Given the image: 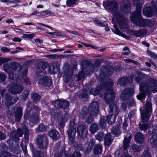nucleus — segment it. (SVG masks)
Returning a JSON list of instances; mask_svg holds the SVG:
<instances>
[{"instance_id": "obj_1", "label": "nucleus", "mask_w": 157, "mask_h": 157, "mask_svg": "<svg viewBox=\"0 0 157 157\" xmlns=\"http://www.w3.org/2000/svg\"><path fill=\"white\" fill-rule=\"evenodd\" d=\"M104 7L107 11L112 14L116 18L121 29L127 28V21L122 14L119 11V4L114 0H107L103 2Z\"/></svg>"}, {"instance_id": "obj_2", "label": "nucleus", "mask_w": 157, "mask_h": 157, "mask_svg": "<svg viewBox=\"0 0 157 157\" xmlns=\"http://www.w3.org/2000/svg\"><path fill=\"white\" fill-rule=\"evenodd\" d=\"M140 89L141 93L137 95L138 99L141 100L146 97V95L157 91V81L154 79H149L146 82H143L140 84Z\"/></svg>"}, {"instance_id": "obj_3", "label": "nucleus", "mask_w": 157, "mask_h": 157, "mask_svg": "<svg viewBox=\"0 0 157 157\" xmlns=\"http://www.w3.org/2000/svg\"><path fill=\"white\" fill-rule=\"evenodd\" d=\"M140 110L142 123H140L139 126L141 130L145 133L148 128V125L147 124L145 123L148 121L152 110L151 103L150 101L147 102L145 108L143 109L140 108Z\"/></svg>"}, {"instance_id": "obj_4", "label": "nucleus", "mask_w": 157, "mask_h": 157, "mask_svg": "<svg viewBox=\"0 0 157 157\" xmlns=\"http://www.w3.org/2000/svg\"><path fill=\"white\" fill-rule=\"evenodd\" d=\"M3 67L4 71L9 74V78L13 80L15 79L13 74L14 71H20L22 69L19 64L14 62L5 64Z\"/></svg>"}, {"instance_id": "obj_5", "label": "nucleus", "mask_w": 157, "mask_h": 157, "mask_svg": "<svg viewBox=\"0 0 157 157\" xmlns=\"http://www.w3.org/2000/svg\"><path fill=\"white\" fill-rule=\"evenodd\" d=\"M113 86V83L112 80H110L105 85L106 87V93L105 94L104 99L105 102L107 104H109L114 100L115 97V93L114 90L112 89Z\"/></svg>"}, {"instance_id": "obj_6", "label": "nucleus", "mask_w": 157, "mask_h": 157, "mask_svg": "<svg viewBox=\"0 0 157 157\" xmlns=\"http://www.w3.org/2000/svg\"><path fill=\"white\" fill-rule=\"evenodd\" d=\"M92 85L90 84H86L83 87V90L81 95H80V98L86 97L88 93L92 94L94 95L98 94L100 91V87L97 86L96 88L94 89Z\"/></svg>"}, {"instance_id": "obj_7", "label": "nucleus", "mask_w": 157, "mask_h": 157, "mask_svg": "<svg viewBox=\"0 0 157 157\" xmlns=\"http://www.w3.org/2000/svg\"><path fill=\"white\" fill-rule=\"evenodd\" d=\"M130 17L131 21L136 25L144 27L148 25L151 22L150 20H146L141 17L140 14L135 15V14L131 13Z\"/></svg>"}, {"instance_id": "obj_8", "label": "nucleus", "mask_w": 157, "mask_h": 157, "mask_svg": "<svg viewBox=\"0 0 157 157\" xmlns=\"http://www.w3.org/2000/svg\"><path fill=\"white\" fill-rule=\"evenodd\" d=\"M49 112L52 118L55 119L57 118L59 125L61 128H63L65 126V122H66L67 119L65 118L64 116H62L60 113H57L55 111V110L51 108L48 109Z\"/></svg>"}, {"instance_id": "obj_9", "label": "nucleus", "mask_w": 157, "mask_h": 157, "mask_svg": "<svg viewBox=\"0 0 157 157\" xmlns=\"http://www.w3.org/2000/svg\"><path fill=\"white\" fill-rule=\"evenodd\" d=\"M36 141L39 148L44 149L47 147L48 144L47 136L44 134L38 135Z\"/></svg>"}, {"instance_id": "obj_10", "label": "nucleus", "mask_w": 157, "mask_h": 157, "mask_svg": "<svg viewBox=\"0 0 157 157\" xmlns=\"http://www.w3.org/2000/svg\"><path fill=\"white\" fill-rule=\"evenodd\" d=\"M87 127L84 124H78L77 127V132L81 138L86 137L87 134Z\"/></svg>"}, {"instance_id": "obj_11", "label": "nucleus", "mask_w": 157, "mask_h": 157, "mask_svg": "<svg viewBox=\"0 0 157 157\" xmlns=\"http://www.w3.org/2000/svg\"><path fill=\"white\" fill-rule=\"evenodd\" d=\"M52 104L54 105L56 108H63L64 109H67L69 105V102L64 99L56 100L52 102Z\"/></svg>"}, {"instance_id": "obj_12", "label": "nucleus", "mask_w": 157, "mask_h": 157, "mask_svg": "<svg viewBox=\"0 0 157 157\" xmlns=\"http://www.w3.org/2000/svg\"><path fill=\"white\" fill-rule=\"evenodd\" d=\"M133 89L131 88H128L125 89L121 93L120 97L123 100H126L129 97H132L134 94Z\"/></svg>"}, {"instance_id": "obj_13", "label": "nucleus", "mask_w": 157, "mask_h": 157, "mask_svg": "<svg viewBox=\"0 0 157 157\" xmlns=\"http://www.w3.org/2000/svg\"><path fill=\"white\" fill-rule=\"evenodd\" d=\"M23 86L20 84H14L9 87L8 91L14 94H19L24 89Z\"/></svg>"}, {"instance_id": "obj_14", "label": "nucleus", "mask_w": 157, "mask_h": 157, "mask_svg": "<svg viewBox=\"0 0 157 157\" xmlns=\"http://www.w3.org/2000/svg\"><path fill=\"white\" fill-rule=\"evenodd\" d=\"M88 109L89 113L97 115L99 111V103L97 101H94L90 105Z\"/></svg>"}, {"instance_id": "obj_15", "label": "nucleus", "mask_w": 157, "mask_h": 157, "mask_svg": "<svg viewBox=\"0 0 157 157\" xmlns=\"http://www.w3.org/2000/svg\"><path fill=\"white\" fill-rule=\"evenodd\" d=\"M39 83L45 87H49L52 84V81L51 77L44 76L39 79Z\"/></svg>"}, {"instance_id": "obj_16", "label": "nucleus", "mask_w": 157, "mask_h": 157, "mask_svg": "<svg viewBox=\"0 0 157 157\" xmlns=\"http://www.w3.org/2000/svg\"><path fill=\"white\" fill-rule=\"evenodd\" d=\"M68 138L69 141L73 143L75 140L76 133V129L73 125H70L68 130L67 131Z\"/></svg>"}, {"instance_id": "obj_17", "label": "nucleus", "mask_w": 157, "mask_h": 157, "mask_svg": "<svg viewBox=\"0 0 157 157\" xmlns=\"http://www.w3.org/2000/svg\"><path fill=\"white\" fill-rule=\"evenodd\" d=\"M59 65L57 62H53L49 66L48 70V72L51 74L56 73L58 72Z\"/></svg>"}, {"instance_id": "obj_18", "label": "nucleus", "mask_w": 157, "mask_h": 157, "mask_svg": "<svg viewBox=\"0 0 157 157\" xmlns=\"http://www.w3.org/2000/svg\"><path fill=\"white\" fill-rule=\"evenodd\" d=\"M7 142L9 145L10 149L11 151L16 152V150H17L19 147L17 141L12 140H9Z\"/></svg>"}, {"instance_id": "obj_19", "label": "nucleus", "mask_w": 157, "mask_h": 157, "mask_svg": "<svg viewBox=\"0 0 157 157\" xmlns=\"http://www.w3.org/2000/svg\"><path fill=\"white\" fill-rule=\"evenodd\" d=\"M146 78L147 75L146 74L141 72L137 71L135 75V80L137 82L139 83L146 79Z\"/></svg>"}, {"instance_id": "obj_20", "label": "nucleus", "mask_w": 157, "mask_h": 157, "mask_svg": "<svg viewBox=\"0 0 157 157\" xmlns=\"http://www.w3.org/2000/svg\"><path fill=\"white\" fill-rule=\"evenodd\" d=\"M147 33L146 30L142 29L138 31H131L130 34L131 36H135L137 37H138L143 36Z\"/></svg>"}, {"instance_id": "obj_21", "label": "nucleus", "mask_w": 157, "mask_h": 157, "mask_svg": "<svg viewBox=\"0 0 157 157\" xmlns=\"http://www.w3.org/2000/svg\"><path fill=\"white\" fill-rule=\"evenodd\" d=\"M109 111L110 114H114L117 115L119 111L117 104L114 102L112 103L109 105Z\"/></svg>"}, {"instance_id": "obj_22", "label": "nucleus", "mask_w": 157, "mask_h": 157, "mask_svg": "<svg viewBox=\"0 0 157 157\" xmlns=\"http://www.w3.org/2000/svg\"><path fill=\"white\" fill-rule=\"evenodd\" d=\"M49 136L53 140H57L59 139L60 135L59 133L55 129H52L48 132Z\"/></svg>"}, {"instance_id": "obj_23", "label": "nucleus", "mask_w": 157, "mask_h": 157, "mask_svg": "<svg viewBox=\"0 0 157 157\" xmlns=\"http://www.w3.org/2000/svg\"><path fill=\"white\" fill-rule=\"evenodd\" d=\"M104 144L105 145L109 146L112 144L113 138L111 134L108 133L104 137Z\"/></svg>"}, {"instance_id": "obj_24", "label": "nucleus", "mask_w": 157, "mask_h": 157, "mask_svg": "<svg viewBox=\"0 0 157 157\" xmlns=\"http://www.w3.org/2000/svg\"><path fill=\"white\" fill-rule=\"evenodd\" d=\"M153 8L149 6L145 7L143 10V14L148 17H151L153 15Z\"/></svg>"}, {"instance_id": "obj_25", "label": "nucleus", "mask_w": 157, "mask_h": 157, "mask_svg": "<svg viewBox=\"0 0 157 157\" xmlns=\"http://www.w3.org/2000/svg\"><path fill=\"white\" fill-rule=\"evenodd\" d=\"M135 140L138 143H142L144 140V137L143 134L140 132L137 133L135 135Z\"/></svg>"}, {"instance_id": "obj_26", "label": "nucleus", "mask_w": 157, "mask_h": 157, "mask_svg": "<svg viewBox=\"0 0 157 157\" xmlns=\"http://www.w3.org/2000/svg\"><path fill=\"white\" fill-rule=\"evenodd\" d=\"M22 115V110L21 107H18L16 109V112L15 115V120L19 121L21 120Z\"/></svg>"}, {"instance_id": "obj_27", "label": "nucleus", "mask_w": 157, "mask_h": 157, "mask_svg": "<svg viewBox=\"0 0 157 157\" xmlns=\"http://www.w3.org/2000/svg\"><path fill=\"white\" fill-rule=\"evenodd\" d=\"M131 137V135H130L128 137H124L123 140V149L124 150H126L129 146Z\"/></svg>"}, {"instance_id": "obj_28", "label": "nucleus", "mask_w": 157, "mask_h": 157, "mask_svg": "<svg viewBox=\"0 0 157 157\" xmlns=\"http://www.w3.org/2000/svg\"><path fill=\"white\" fill-rule=\"evenodd\" d=\"M95 141L94 140H90L86 151V154H89V153L91 152V150L95 145Z\"/></svg>"}, {"instance_id": "obj_29", "label": "nucleus", "mask_w": 157, "mask_h": 157, "mask_svg": "<svg viewBox=\"0 0 157 157\" xmlns=\"http://www.w3.org/2000/svg\"><path fill=\"white\" fill-rule=\"evenodd\" d=\"M150 141L151 145L152 147H157V135L153 134L150 139Z\"/></svg>"}, {"instance_id": "obj_30", "label": "nucleus", "mask_w": 157, "mask_h": 157, "mask_svg": "<svg viewBox=\"0 0 157 157\" xmlns=\"http://www.w3.org/2000/svg\"><path fill=\"white\" fill-rule=\"evenodd\" d=\"M117 115L114 114H110L107 117V120L108 123L110 124H113L116 119V116Z\"/></svg>"}, {"instance_id": "obj_31", "label": "nucleus", "mask_w": 157, "mask_h": 157, "mask_svg": "<svg viewBox=\"0 0 157 157\" xmlns=\"http://www.w3.org/2000/svg\"><path fill=\"white\" fill-rule=\"evenodd\" d=\"M89 114V110L88 108L84 107L81 109L80 114V117L83 119L85 118Z\"/></svg>"}, {"instance_id": "obj_32", "label": "nucleus", "mask_w": 157, "mask_h": 157, "mask_svg": "<svg viewBox=\"0 0 157 157\" xmlns=\"http://www.w3.org/2000/svg\"><path fill=\"white\" fill-rule=\"evenodd\" d=\"M102 151V146L98 144L94 146L93 151L95 155H98L101 154Z\"/></svg>"}, {"instance_id": "obj_33", "label": "nucleus", "mask_w": 157, "mask_h": 157, "mask_svg": "<svg viewBox=\"0 0 157 157\" xmlns=\"http://www.w3.org/2000/svg\"><path fill=\"white\" fill-rule=\"evenodd\" d=\"M106 124V122L105 117L103 116H101L99 122V125L101 129H103L105 128Z\"/></svg>"}, {"instance_id": "obj_34", "label": "nucleus", "mask_w": 157, "mask_h": 157, "mask_svg": "<svg viewBox=\"0 0 157 157\" xmlns=\"http://www.w3.org/2000/svg\"><path fill=\"white\" fill-rule=\"evenodd\" d=\"M128 80L127 77H121L118 80L117 85L124 86L127 83Z\"/></svg>"}, {"instance_id": "obj_35", "label": "nucleus", "mask_w": 157, "mask_h": 157, "mask_svg": "<svg viewBox=\"0 0 157 157\" xmlns=\"http://www.w3.org/2000/svg\"><path fill=\"white\" fill-rule=\"evenodd\" d=\"M31 98L33 101L35 103L38 102L40 99V96L37 93H33L31 94Z\"/></svg>"}, {"instance_id": "obj_36", "label": "nucleus", "mask_w": 157, "mask_h": 157, "mask_svg": "<svg viewBox=\"0 0 157 157\" xmlns=\"http://www.w3.org/2000/svg\"><path fill=\"white\" fill-rule=\"evenodd\" d=\"M48 128L47 126L44 125L43 124H40L36 129L37 132H45Z\"/></svg>"}, {"instance_id": "obj_37", "label": "nucleus", "mask_w": 157, "mask_h": 157, "mask_svg": "<svg viewBox=\"0 0 157 157\" xmlns=\"http://www.w3.org/2000/svg\"><path fill=\"white\" fill-rule=\"evenodd\" d=\"M131 8L130 6L128 4H124L122 5L121 6V10L124 13H129L131 12Z\"/></svg>"}, {"instance_id": "obj_38", "label": "nucleus", "mask_w": 157, "mask_h": 157, "mask_svg": "<svg viewBox=\"0 0 157 157\" xmlns=\"http://www.w3.org/2000/svg\"><path fill=\"white\" fill-rule=\"evenodd\" d=\"M10 139L9 140H12L16 141H19V138L17 132L15 131L12 132L10 133Z\"/></svg>"}, {"instance_id": "obj_39", "label": "nucleus", "mask_w": 157, "mask_h": 157, "mask_svg": "<svg viewBox=\"0 0 157 157\" xmlns=\"http://www.w3.org/2000/svg\"><path fill=\"white\" fill-rule=\"evenodd\" d=\"M98 128L97 123H94L90 127V130L91 133L94 134L98 130Z\"/></svg>"}, {"instance_id": "obj_40", "label": "nucleus", "mask_w": 157, "mask_h": 157, "mask_svg": "<svg viewBox=\"0 0 157 157\" xmlns=\"http://www.w3.org/2000/svg\"><path fill=\"white\" fill-rule=\"evenodd\" d=\"M132 149L134 152H139L143 149V147L140 145H138L136 144H133L132 146Z\"/></svg>"}, {"instance_id": "obj_41", "label": "nucleus", "mask_w": 157, "mask_h": 157, "mask_svg": "<svg viewBox=\"0 0 157 157\" xmlns=\"http://www.w3.org/2000/svg\"><path fill=\"white\" fill-rule=\"evenodd\" d=\"M112 132L116 135H120L121 132L119 130V125H117L116 126L113 127L111 129Z\"/></svg>"}, {"instance_id": "obj_42", "label": "nucleus", "mask_w": 157, "mask_h": 157, "mask_svg": "<svg viewBox=\"0 0 157 157\" xmlns=\"http://www.w3.org/2000/svg\"><path fill=\"white\" fill-rule=\"evenodd\" d=\"M96 115H93L92 114L89 113L85 120V122L87 124H90L93 122L94 121V117L96 116Z\"/></svg>"}, {"instance_id": "obj_43", "label": "nucleus", "mask_w": 157, "mask_h": 157, "mask_svg": "<svg viewBox=\"0 0 157 157\" xmlns=\"http://www.w3.org/2000/svg\"><path fill=\"white\" fill-rule=\"evenodd\" d=\"M136 11L135 12H133L132 13H134L135 14V15L140 14H141V9L142 6V4L141 3L139 2L136 5Z\"/></svg>"}, {"instance_id": "obj_44", "label": "nucleus", "mask_w": 157, "mask_h": 157, "mask_svg": "<svg viewBox=\"0 0 157 157\" xmlns=\"http://www.w3.org/2000/svg\"><path fill=\"white\" fill-rule=\"evenodd\" d=\"M46 72L45 71H39L37 72L36 73V79L37 78L38 80L40 79L42 77H44L46 74Z\"/></svg>"}, {"instance_id": "obj_45", "label": "nucleus", "mask_w": 157, "mask_h": 157, "mask_svg": "<svg viewBox=\"0 0 157 157\" xmlns=\"http://www.w3.org/2000/svg\"><path fill=\"white\" fill-rule=\"evenodd\" d=\"M29 118L30 120L33 121H38L39 118L38 114L36 113H34L30 116Z\"/></svg>"}, {"instance_id": "obj_46", "label": "nucleus", "mask_w": 157, "mask_h": 157, "mask_svg": "<svg viewBox=\"0 0 157 157\" xmlns=\"http://www.w3.org/2000/svg\"><path fill=\"white\" fill-rule=\"evenodd\" d=\"M0 149L1 150V152H0V157H2V154L5 152H7L6 151L8 149V147L7 146L4 144H1L0 146Z\"/></svg>"}, {"instance_id": "obj_47", "label": "nucleus", "mask_w": 157, "mask_h": 157, "mask_svg": "<svg viewBox=\"0 0 157 157\" xmlns=\"http://www.w3.org/2000/svg\"><path fill=\"white\" fill-rule=\"evenodd\" d=\"M38 13H40V15H37V16L41 17L42 16H45L46 14H50L51 16H54L55 15L52 12L50 11L49 10H45L41 12Z\"/></svg>"}, {"instance_id": "obj_48", "label": "nucleus", "mask_w": 157, "mask_h": 157, "mask_svg": "<svg viewBox=\"0 0 157 157\" xmlns=\"http://www.w3.org/2000/svg\"><path fill=\"white\" fill-rule=\"evenodd\" d=\"M48 63L45 62H40L37 65V67L40 69H44L47 67Z\"/></svg>"}, {"instance_id": "obj_49", "label": "nucleus", "mask_w": 157, "mask_h": 157, "mask_svg": "<svg viewBox=\"0 0 157 157\" xmlns=\"http://www.w3.org/2000/svg\"><path fill=\"white\" fill-rule=\"evenodd\" d=\"M59 154L60 157H68L69 154H67L66 152L64 147H63L60 151Z\"/></svg>"}, {"instance_id": "obj_50", "label": "nucleus", "mask_w": 157, "mask_h": 157, "mask_svg": "<svg viewBox=\"0 0 157 157\" xmlns=\"http://www.w3.org/2000/svg\"><path fill=\"white\" fill-rule=\"evenodd\" d=\"M104 134L102 132H99L95 136V137L97 140L100 141L103 140V138H104Z\"/></svg>"}, {"instance_id": "obj_51", "label": "nucleus", "mask_w": 157, "mask_h": 157, "mask_svg": "<svg viewBox=\"0 0 157 157\" xmlns=\"http://www.w3.org/2000/svg\"><path fill=\"white\" fill-rule=\"evenodd\" d=\"M77 0H67L66 5L68 7H72L74 5H76Z\"/></svg>"}, {"instance_id": "obj_52", "label": "nucleus", "mask_w": 157, "mask_h": 157, "mask_svg": "<svg viewBox=\"0 0 157 157\" xmlns=\"http://www.w3.org/2000/svg\"><path fill=\"white\" fill-rule=\"evenodd\" d=\"M21 146L22 148L23 152L26 155L28 154L26 143L25 142H22L21 144Z\"/></svg>"}, {"instance_id": "obj_53", "label": "nucleus", "mask_w": 157, "mask_h": 157, "mask_svg": "<svg viewBox=\"0 0 157 157\" xmlns=\"http://www.w3.org/2000/svg\"><path fill=\"white\" fill-rule=\"evenodd\" d=\"M148 55L151 58L154 59H157V54L150 50H147V51Z\"/></svg>"}, {"instance_id": "obj_54", "label": "nucleus", "mask_w": 157, "mask_h": 157, "mask_svg": "<svg viewBox=\"0 0 157 157\" xmlns=\"http://www.w3.org/2000/svg\"><path fill=\"white\" fill-rule=\"evenodd\" d=\"M95 25L98 26L100 27H105L107 25V24L106 23V21L104 22L103 23L99 21L94 20L93 21Z\"/></svg>"}, {"instance_id": "obj_55", "label": "nucleus", "mask_w": 157, "mask_h": 157, "mask_svg": "<svg viewBox=\"0 0 157 157\" xmlns=\"http://www.w3.org/2000/svg\"><path fill=\"white\" fill-rule=\"evenodd\" d=\"M5 98L6 100V102L8 104L10 105L12 100L13 99V96L9 94H6L5 95Z\"/></svg>"}, {"instance_id": "obj_56", "label": "nucleus", "mask_w": 157, "mask_h": 157, "mask_svg": "<svg viewBox=\"0 0 157 157\" xmlns=\"http://www.w3.org/2000/svg\"><path fill=\"white\" fill-rule=\"evenodd\" d=\"M68 157H82V155L79 151H74L73 153L69 154Z\"/></svg>"}, {"instance_id": "obj_57", "label": "nucleus", "mask_w": 157, "mask_h": 157, "mask_svg": "<svg viewBox=\"0 0 157 157\" xmlns=\"http://www.w3.org/2000/svg\"><path fill=\"white\" fill-rule=\"evenodd\" d=\"M74 147L77 150L79 151H83L84 149V147L82 144L80 143H74Z\"/></svg>"}, {"instance_id": "obj_58", "label": "nucleus", "mask_w": 157, "mask_h": 157, "mask_svg": "<svg viewBox=\"0 0 157 157\" xmlns=\"http://www.w3.org/2000/svg\"><path fill=\"white\" fill-rule=\"evenodd\" d=\"M128 126V119H125L124 121L122 123V129L125 132H126L127 131V128Z\"/></svg>"}, {"instance_id": "obj_59", "label": "nucleus", "mask_w": 157, "mask_h": 157, "mask_svg": "<svg viewBox=\"0 0 157 157\" xmlns=\"http://www.w3.org/2000/svg\"><path fill=\"white\" fill-rule=\"evenodd\" d=\"M23 130L24 132L25 138L26 139L28 140L29 135V130L26 127L23 128Z\"/></svg>"}, {"instance_id": "obj_60", "label": "nucleus", "mask_w": 157, "mask_h": 157, "mask_svg": "<svg viewBox=\"0 0 157 157\" xmlns=\"http://www.w3.org/2000/svg\"><path fill=\"white\" fill-rule=\"evenodd\" d=\"M87 68L89 69L88 74H89L90 72H92L94 71L95 70V66L93 64H90L87 67Z\"/></svg>"}, {"instance_id": "obj_61", "label": "nucleus", "mask_w": 157, "mask_h": 157, "mask_svg": "<svg viewBox=\"0 0 157 157\" xmlns=\"http://www.w3.org/2000/svg\"><path fill=\"white\" fill-rule=\"evenodd\" d=\"M71 77V74L69 75H67V74L64 76L63 79L65 83L68 82L70 81V79Z\"/></svg>"}, {"instance_id": "obj_62", "label": "nucleus", "mask_w": 157, "mask_h": 157, "mask_svg": "<svg viewBox=\"0 0 157 157\" xmlns=\"http://www.w3.org/2000/svg\"><path fill=\"white\" fill-rule=\"evenodd\" d=\"M124 61L126 63H134L137 66H140V63L137 62L132 59H125Z\"/></svg>"}, {"instance_id": "obj_63", "label": "nucleus", "mask_w": 157, "mask_h": 157, "mask_svg": "<svg viewBox=\"0 0 157 157\" xmlns=\"http://www.w3.org/2000/svg\"><path fill=\"white\" fill-rule=\"evenodd\" d=\"M46 56L48 58L52 59H56L59 58L60 57L59 55H58L56 54L48 55H47Z\"/></svg>"}, {"instance_id": "obj_64", "label": "nucleus", "mask_w": 157, "mask_h": 157, "mask_svg": "<svg viewBox=\"0 0 157 157\" xmlns=\"http://www.w3.org/2000/svg\"><path fill=\"white\" fill-rule=\"evenodd\" d=\"M29 94V93L28 90H25L21 95V98L22 100H25L26 99Z\"/></svg>"}]
</instances>
